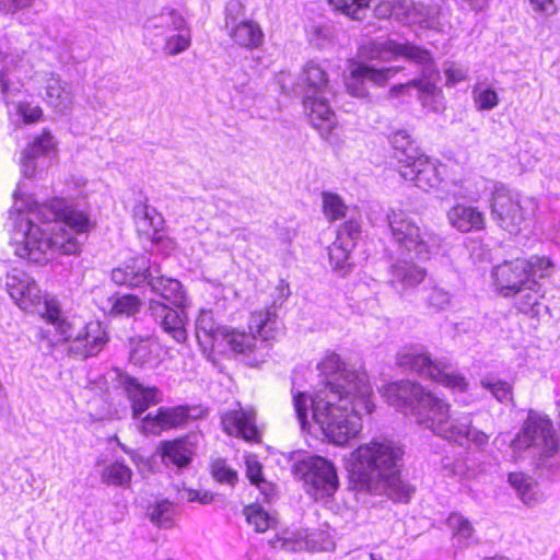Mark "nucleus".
<instances>
[{"label": "nucleus", "mask_w": 560, "mask_h": 560, "mask_svg": "<svg viewBox=\"0 0 560 560\" xmlns=\"http://www.w3.org/2000/svg\"><path fill=\"white\" fill-rule=\"evenodd\" d=\"M221 423L224 432L229 435L242 438L245 441H257L259 439L256 413L252 408L228 411L222 415Z\"/></svg>", "instance_id": "4be33fe9"}, {"label": "nucleus", "mask_w": 560, "mask_h": 560, "mask_svg": "<svg viewBox=\"0 0 560 560\" xmlns=\"http://www.w3.org/2000/svg\"><path fill=\"white\" fill-rule=\"evenodd\" d=\"M174 508L170 501L158 502L150 512L151 521L160 527L171 528L173 521Z\"/></svg>", "instance_id": "864d4df0"}, {"label": "nucleus", "mask_w": 560, "mask_h": 560, "mask_svg": "<svg viewBox=\"0 0 560 560\" xmlns=\"http://www.w3.org/2000/svg\"><path fill=\"white\" fill-rule=\"evenodd\" d=\"M14 219L11 242L15 254L36 264H46L56 255H75L80 252L78 235L89 233L94 226L86 211L68 206L55 198L37 203L31 196L20 199L14 192Z\"/></svg>", "instance_id": "f03ea898"}, {"label": "nucleus", "mask_w": 560, "mask_h": 560, "mask_svg": "<svg viewBox=\"0 0 560 560\" xmlns=\"http://www.w3.org/2000/svg\"><path fill=\"white\" fill-rule=\"evenodd\" d=\"M451 228L460 233L479 232L486 228V214L479 208L456 203L446 211Z\"/></svg>", "instance_id": "a878e982"}, {"label": "nucleus", "mask_w": 560, "mask_h": 560, "mask_svg": "<svg viewBox=\"0 0 560 560\" xmlns=\"http://www.w3.org/2000/svg\"><path fill=\"white\" fill-rule=\"evenodd\" d=\"M254 485L260 490V492L265 495L267 501L271 500L275 493V487L272 483L262 478L259 481L255 482Z\"/></svg>", "instance_id": "338daca9"}, {"label": "nucleus", "mask_w": 560, "mask_h": 560, "mask_svg": "<svg viewBox=\"0 0 560 560\" xmlns=\"http://www.w3.org/2000/svg\"><path fill=\"white\" fill-rule=\"evenodd\" d=\"M312 534L307 530H298L287 533L284 536H276L269 540V545L273 548H280L284 551L296 552L302 550H313Z\"/></svg>", "instance_id": "4c0bfd02"}, {"label": "nucleus", "mask_w": 560, "mask_h": 560, "mask_svg": "<svg viewBox=\"0 0 560 560\" xmlns=\"http://www.w3.org/2000/svg\"><path fill=\"white\" fill-rule=\"evenodd\" d=\"M159 272L158 269H153L148 282L152 292L178 308L184 307L186 294L182 283L177 279L160 276Z\"/></svg>", "instance_id": "72a5a7b5"}, {"label": "nucleus", "mask_w": 560, "mask_h": 560, "mask_svg": "<svg viewBox=\"0 0 560 560\" xmlns=\"http://www.w3.org/2000/svg\"><path fill=\"white\" fill-rule=\"evenodd\" d=\"M530 4L535 12L542 14H555L557 12V8L555 5V0H529Z\"/></svg>", "instance_id": "69168bd1"}, {"label": "nucleus", "mask_w": 560, "mask_h": 560, "mask_svg": "<svg viewBox=\"0 0 560 560\" xmlns=\"http://www.w3.org/2000/svg\"><path fill=\"white\" fill-rule=\"evenodd\" d=\"M390 142L394 149V156L397 161V170L405 164L411 163L421 153L418 147L410 139V136L405 130L395 131L392 135Z\"/></svg>", "instance_id": "c9c22d12"}, {"label": "nucleus", "mask_w": 560, "mask_h": 560, "mask_svg": "<svg viewBox=\"0 0 560 560\" xmlns=\"http://www.w3.org/2000/svg\"><path fill=\"white\" fill-rule=\"evenodd\" d=\"M228 30L231 38L241 47L257 48L264 42L260 26L252 20H242Z\"/></svg>", "instance_id": "f704fd0d"}, {"label": "nucleus", "mask_w": 560, "mask_h": 560, "mask_svg": "<svg viewBox=\"0 0 560 560\" xmlns=\"http://www.w3.org/2000/svg\"><path fill=\"white\" fill-rule=\"evenodd\" d=\"M32 46H11L0 51V100L5 104L14 103L21 94L25 81L34 69Z\"/></svg>", "instance_id": "ddd939ff"}, {"label": "nucleus", "mask_w": 560, "mask_h": 560, "mask_svg": "<svg viewBox=\"0 0 560 560\" xmlns=\"http://www.w3.org/2000/svg\"><path fill=\"white\" fill-rule=\"evenodd\" d=\"M360 56L364 59L383 62L404 57L422 65V78L411 80V84L419 90L420 100L424 107L434 112L440 109L442 93L436 86L439 71L432 62L429 51L409 43H398L388 38L385 40H371L362 45Z\"/></svg>", "instance_id": "423d86ee"}, {"label": "nucleus", "mask_w": 560, "mask_h": 560, "mask_svg": "<svg viewBox=\"0 0 560 560\" xmlns=\"http://www.w3.org/2000/svg\"><path fill=\"white\" fill-rule=\"evenodd\" d=\"M511 448L515 459L530 458L537 460V465H542L559 448V439L552 421L545 415L529 411L513 439Z\"/></svg>", "instance_id": "9d476101"}, {"label": "nucleus", "mask_w": 560, "mask_h": 560, "mask_svg": "<svg viewBox=\"0 0 560 560\" xmlns=\"http://www.w3.org/2000/svg\"><path fill=\"white\" fill-rule=\"evenodd\" d=\"M361 234V224L355 219L345 222L337 233L335 242L328 247L330 266L346 273L350 267V254Z\"/></svg>", "instance_id": "a211bd4d"}, {"label": "nucleus", "mask_w": 560, "mask_h": 560, "mask_svg": "<svg viewBox=\"0 0 560 560\" xmlns=\"http://www.w3.org/2000/svg\"><path fill=\"white\" fill-rule=\"evenodd\" d=\"M338 11L353 20H362L369 9L370 0H328Z\"/></svg>", "instance_id": "3c124183"}, {"label": "nucleus", "mask_w": 560, "mask_h": 560, "mask_svg": "<svg viewBox=\"0 0 560 560\" xmlns=\"http://www.w3.org/2000/svg\"><path fill=\"white\" fill-rule=\"evenodd\" d=\"M120 383L131 402L135 418L143 413L150 406L162 401V393L156 387H144L129 375L121 376Z\"/></svg>", "instance_id": "bb28decb"}, {"label": "nucleus", "mask_w": 560, "mask_h": 560, "mask_svg": "<svg viewBox=\"0 0 560 560\" xmlns=\"http://www.w3.org/2000/svg\"><path fill=\"white\" fill-rule=\"evenodd\" d=\"M153 269L144 257L132 258L112 270V280L117 285L139 288L148 284Z\"/></svg>", "instance_id": "c85d7f7f"}, {"label": "nucleus", "mask_w": 560, "mask_h": 560, "mask_svg": "<svg viewBox=\"0 0 560 560\" xmlns=\"http://www.w3.org/2000/svg\"><path fill=\"white\" fill-rule=\"evenodd\" d=\"M537 200L512 191L503 185L493 186L490 209L493 220L511 234L520 233L537 210Z\"/></svg>", "instance_id": "f8f14e48"}, {"label": "nucleus", "mask_w": 560, "mask_h": 560, "mask_svg": "<svg viewBox=\"0 0 560 560\" xmlns=\"http://www.w3.org/2000/svg\"><path fill=\"white\" fill-rule=\"evenodd\" d=\"M387 223L394 242L410 257L427 261L439 252L441 236L411 212L392 208L387 213Z\"/></svg>", "instance_id": "1a4fd4ad"}, {"label": "nucleus", "mask_w": 560, "mask_h": 560, "mask_svg": "<svg viewBox=\"0 0 560 560\" xmlns=\"http://www.w3.org/2000/svg\"><path fill=\"white\" fill-rule=\"evenodd\" d=\"M553 267L551 259L546 256L517 257L493 266L491 280L501 296H517V308L524 314L536 316L544 296L539 279L549 277Z\"/></svg>", "instance_id": "20e7f679"}, {"label": "nucleus", "mask_w": 560, "mask_h": 560, "mask_svg": "<svg viewBox=\"0 0 560 560\" xmlns=\"http://www.w3.org/2000/svg\"><path fill=\"white\" fill-rule=\"evenodd\" d=\"M427 393L421 385L408 380L389 383L383 388V396L390 406L404 412L410 410L412 415Z\"/></svg>", "instance_id": "412c9836"}, {"label": "nucleus", "mask_w": 560, "mask_h": 560, "mask_svg": "<svg viewBox=\"0 0 560 560\" xmlns=\"http://www.w3.org/2000/svg\"><path fill=\"white\" fill-rule=\"evenodd\" d=\"M55 148L52 136L44 131L23 151L21 158V172L24 177L32 178L37 174L36 159L48 154Z\"/></svg>", "instance_id": "473e14b6"}, {"label": "nucleus", "mask_w": 560, "mask_h": 560, "mask_svg": "<svg viewBox=\"0 0 560 560\" xmlns=\"http://www.w3.org/2000/svg\"><path fill=\"white\" fill-rule=\"evenodd\" d=\"M16 112L26 122H35L39 120L43 115V110L39 106H32L27 103H19L16 105Z\"/></svg>", "instance_id": "680f3d73"}, {"label": "nucleus", "mask_w": 560, "mask_h": 560, "mask_svg": "<svg viewBox=\"0 0 560 560\" xmlns=\"http://www.w3.org/2000/svg\"><path fill=\"white\" fill-rule=\"evenodd\" d=\"M509 482L525 504L532 505L537 502L536 485L530 477L523 472H511L509 475Z\"/></svg>", "instance_id": "c03bdc74"}, {"label": "nucleus", "mask_w": 560, "mask_h": 560, "mask_svg": "<svg viewBox=\"0 0 560 560\" xmlns=\"http://www.w3.org/2000/svg\"><path fill=\"white\" fill-rule=\"evenodd\" d=\"M247 523L257 533H265L276 524V520L258 504H249L244 508Z\"/></svg>", "instance_id": "49530a36"}, {"label": "nucleus", "mask_w": 560, "mask_h": 560, "mask_svg": "<svg viewBox=\"0 0 560 560\" xmlns=\"http://www.w3.org/2000/svg\"><path fill=\"white\" fill-rule=\"evenodd\" d=\"M187 21L175 9H163L160 13L150 16L143 24L145 35L149 37H166Z\"/></svg>", "instance_id": "7c9ffc66"}, {"label": "nucleus", "mask_w": 560, "mask_h": 560, "mask_svg": "<svg viewBox=\"0 0 560 560\" xmlns=\"http://www.w3.org/2000/svg\"><path fill=\"white\" fill-rule=\"evenodd\" d=\"M5 287L14 303L25 312H36L45 320L38 340L48 351L71 337V325L61 312L59 302L43 296L37 283L24 271L13 269L7 275Z\"/></svg>", "instance_id": "39448f33"}, {"label": "nucleus", "mask_w": 560, "mask_h": 560, "mask_svg": "<svg viewBox=\"0 0 560 560\" xmlns=\"http://www.w3.org/2000/svg\"><path fill=\"white\" fill-rule=\"evenodd\" d=\"M399 70L396 67L376 69L363 62H353L350 68V74L346 79L347 91L354 97H366L369 94L366 82L383 86Z\"/></svg>", "instance_id": "f3484780"}, {"label": "nucleus", "mask_w": 560, "mask_h": 560, "mask_svg": "<svg viewBox=\"0 0 560 560\" xmlns=\"http://www.w3.org/2000/svg\"><path fill=\"white\" fill-rule=\"evenodd\" d=\"M453 295L445 289L434 285L432 287L427 296L425 303L433 312H441L450 307Z\"/></svg>", "instance_id": "603ef678"}, {"label": "nucleus", "mask_w": 560, "mask_h": 560, "mask_svg": "<svg viewBox=\"0 0 560 560\" xmlns=\"http://www.w3.org/2000/svg\"><path fill=\"white\" fill-rule=\"evenodd\" d=\"M450 404L428 392L415 408L417 422L439 436L459 445L472 443L476 446L488 444L489 435L474 428L471 415L452 416Z\"/></svg>", "instance_id": "0eeeda50"}, {"label": "nucleus", "mask_w": 560, "mask_h": 560, "mask_svg": "<svg viewBox=\"0 0 560 560\" xmlns=\"http://www.w3.org/2000/svg\"><path fill=\"white\" fill-rule=\"evenodd\" d=\"M304 93L303 104L312 126L323 138H328L337 126V118L329 104L334 95L326 71L313 61L305 65L300 77Z\"/></svg>", "instance_id": "6e6552de"}, {"label": "nucleus", "mask_w": 560, "mask_h": 560, "mask_svg": "<svg viewBox=\"0 0 560 560\" xmlns=\"http://www.w3.org/2000/svg\"><path fill=\"white\" fill-rule=\"evenodd\" d=\"M396 363L404 370L440 383L453 392L463 393L468 388V382L463 375L452 371L442 360L433 361L421 345L401 347L396 354Z\"/></svg>", "instance_id": "9b49d317"}, {"label": "nucleus", "mask_w": 560, "mask_h": 560, "mask_svg": "<svg viewBox=\"0 0 560 560\" xmlns=\"http://www.w3.org/2000/svg\"><path fill=\"white\" fill-rule=\"evenodd\" d=\"M110 312L115 315L132 316L140 311L141 300L135 294L117 295L109 299Z\"/></svg>", "instance_id": "8fccbe9b"}, {"label": "nucleus", "mask_w": 560, "mask_h": 560, "mask_svg": "<svg viewBox=\"0 0 560 560\" xmlns=\"http://www.w3.org/2000/svg\"><path fill=\"white\" fill-rule=\"evenodd\" d=\"M489 182L481 176L465 177L458 180L446 182L441 191L455 199L478 201L488 190Z\"/></svg>", "instance_id": "c756f323"}, {"label": "nucleus", "mask_w": 560, "mask_h": 560, "mask_svg": "<svg viewBox=\"0 0 560 560\" xmlns=\"http://www.w3.org/2000/svg\"><path fill=\"white\" fill-rule=\"evenodd\" d=\"M43 89V101L55 112L66 114L72 108L73 92L59 74L55 72L45 74Z\"/></svg>", "instance_id": "5701e85b"}, {"label": "nucleus", "mask_w": 560, "mask_h": 560, "mask_svg": "<svg viewBox=\"0 0 560 560\" xmlns=\"http://www.w3.org/2000/svg\"><path fill=\"white\" fill-rule=\"evenodd\" d=\"M191 45V30L186 22L178 30L164 38L163 51L167 56H177Z\"/></svg>", "instance_id": "37998d69"}, {"label": "nucleus", "mask_w": 560, "mask_h": 560, "mask_svg": "<svg viewBox=\"0 0 560 560\" xmlns=\"http://www.w3.org/2000/svg\"><path fill=\"white\" fill-rule=\"evenodd\" d=\"M250 334L225 328L220 342V349L226 345L237 353H252L256 347V338L261 339V343L272 340L280 331V324L273 307H267L262 311L253 312L248 320Z\"/></svg>", "instance_id": "4468645a"}, {"label": "nucleus", "mask_w": 560, "mask_h": 560, "mask_svg": "<svg viewBox=\"0 0 560 560\" xmlns=\"http://www.w3.org/2000/svg\"><path fill=\"white\" fill-rule=\"evenodd\" d=\"M481 385L489 390L498 401L508 402L512 400V388L508 382L487 377L481 380Z\"/></svg>", "instance_id": "5fc2aeb1"}, {"label": "nucleus", "mask_w": 560, "mask_h": 560, "mask_svg": "<svg viewBox=\"0 0 560 560\" xmlns=\"http://www.w3.org/2000/svg\"><path fill=\"white\" fill-rule=\"evenodd\" d=\"M178 497L182 501L209 504L213 501V494L209 491L184 488L179 490Z\"/></svg>", "instance_id": "4d7b16f0"}, {"label": "nucleus", "mask_w": 560, "mask_h": 560, "mask_svg": "<svg viewBox=\"0 0 560 560\" xmlns=\"http://www.w3.org/2000/svg\"><path fill=\"white\" fill-rule=\"evenodd\" d=\"M404 450L388 439H373L359 445L347 459L354 487L394 501H409L413 489L401 479Z\"/></svg>", "instance_id": "7ed1b4c3"}, {"label": "nucleus", "mask_w": 560, "mask_h": 560, "mask_svg": "<svg viewBox=\"0 0 560 560\" xmlns=\"http://www.w3.org/2000/svg\"><path fill=\"white\" fill-rule=\"evenodd\" d=\"M70 325L72 329L71 337L58 342L55 347L69 342V353L83 359L96 355L103 349L107 337L98 322L86 324L83 332H79L75 336L73 325L71 323Z\"/></svg>", "instance_id": "6ab92c4d"}, {"label": "nucleus", "mask_w": 560, "mask_h": 560, "mask_svg": "<svg viewBox=\"0 0 560 560\" xmlns=\"http://www.w3.org/2000/svg\"><path fill=\"white\" fill-rule=\"evenodd\" d=\"M188 419V409L184 406L161 407L156 415H147L142 420V430L148 434L178 428Z\"/></svg>", "instance_id": "cd10ccee"}, {"label": "nucleus", "mask_w": 560, "mask_h": 560, "mask_svg": "<svg viewBox=\"0 0 560 560\" xmlns=\"http://www.w3.org/2000/svg\"><path fill=\"white\" fill-rule=\"evenodd\" d=\"M471 94L474 105L479 112L492 110L500 102L497 91L482 83L475 84Z\"/></svg>", "instance_id": "09e8293b"}, {"label": "nucleus", "mask_w": 560, "mask_h": 560, "mask_svg": "<svg viewBox=\"0 0 560 560\" xmlns=\"http://www.w3.org/2000/svg\"><path fill=\"white\" fill-rule=\"evenodd\" d=\"M135 218L139 231L149 237L159 232L160 228L163 225L162 215L155 210V208L145 203L135 207Z\"/></svg>", "instance_id": "ea45409f"}, {"label": "nucleus", "mask_w": 560, "mask_h": 560, "mask_svg": "<svg viewBox=\"0 0 560 560\" xmlns=\"http://www.w3.org/2000/svg\"><path fill=\"white\" fill-rule=\"evenodd\" d=\"M410 86H413L411 84V81H409L408 83L406 84H397V85H394L392 89H390V94L392 95H398L400 93H402V91H405L406 89L410 88Z\"/></svg>", "instance_id": "774afa93"}, {"label": "nucleus", "mask_w": 560, "mask_h": 560, "mask_svg": "<svg viewBox=\"0 0 560 560\" xmlns=\"http://www.w3.org/2000/svg\"><path fill=\"white\" fill-rule=\"evenodd\" d=\"M152 244L156 252L168 255L175 248V241L160 231L151 235Z\"/></svg>", "instance_id": "13d9d810"}, {"label": "nucleus", "mask_w": 560, "mask_h": 560, "mask_svg": "<svg viewBox=\"0 0 560 560\" xmlns=\"http://www.w3.org/2000/svg\"><path fill=\"white\" fill-rule=\"evenodd\" d=\"M225 326L219 325L211 310H200L195 320V334L205 354H211L215 349L220 350V342Z\"/></svg>", "instance_id": "393cba45"}, {"label": "nucleus", "mask_w": 560, "mask_h": 560, "mask_svg": "<svg viewBox=\"0 0 560 560\" xmlns=\"http://www.w3.org/2000/svg\"><path fill=\"white\" fill-rule=\"evenodd\" d=\"M425 10L423 5H417L410 0H399L394 4L392 14L406 24H420L431 27V23L425 20Z\"/></svg>", "instance_id": "58836bf2"}, {"label": "nucleus", "mask_w": 560, "mask_h": 560, "mask_svg": "<svg viewBox=\"0 0 560 560\" xmlns=\"http://www.w3.org/2000/svg\"><path fill=\"white\" fill-rule=\"evenodd\" d=\"M446 524L453 533V538L460 547H468L472 540L475 529L470 521L460 513H451Z\"/></svg>", "instance_id": "79ce46f5"}, {"label": "nucleus", "mask_w": 560, "mask_h": 560, "mask_svg": "<svg viewBox=\"0 0 560 560\" xmlns=\"http://www.w3.org/2000/svg\"><path fill=\"white\" fill-rule=\"evenodd\" d=\"M306 34L308 43L318 49H327L335 45V31L329 24H312Z\"/></svg>", "instance_id": "a18cd8bd"}, {"label": "nucleus", "mask_w": 560, "mask_h": 560, "mask_svg": "<svg viewBox=\"0 0 560 560\" xmlns=\"http://www.w3.org/2000/svg\"><path fill=\"white\" fill-rule=\"evenodd\" d=\"M446 166L424 154H420L411 163L399 167V175L423 191L438 190L442 188L443 175Z\"/></svg>", "instance_id": "dca6fc26"}, {"label": "nucleus", "mask_w": 560, "mask_h": 560, "mask_svg": "<svg viewBox=\"0 0 560 560\" xmlns=\"http://www.w3.org/2000/svg\"><path fill=\"white\" fill-rule=\"evenodd\" d=\"M150 312L161 329L178 343L187 340L186 314L184 311L172 308L164 303L152 300Z\"/></svg>", "instance_id": "aec40b11"}, {"label": "nucleus", "mask_w": 560, "mask_h": 560, "mask_svg": "<svg viewBox=\"0 0 560 560\" xmlns=\"http://www.w3.org/2000/svg\"><path fill=\"white\" fill-rule=\"evenodd\" d=\"M322 208L325 218L329 222L345 218L348 210L341 197L330 191L322 192Z\"/></svg>", "instance_id": "de8ad7c7"}, {"label": "nucleus", "mask_w": 560, "mask_h": 560, "mask_svg": "<svg viewBox=\"0 0 560 560\" xmlns=\"http://www.w3.org/2000/svg\"><path fill=\"white\" fill-rule=\"evenodd\" d=\"M34 0H0V11L15 13L19 10L30 8Z\"/></svg>", "instance_id": "0e129e2a"}, {"label": "nucleus", "mask_w": 560, "mask_h": 560, "mask_svg": "<svg viewBox=\"0 0 560 560\" xmlns=\"http://www.w3.org/2000/svg\"><path fill=\"white\" fill-rule=\"evenodd\" d=\"M131 478V468L119 460L107 464L101 472L102 482L108 486L126 488L130 485Z\"/></svg>", "instance_id": "a19ab883"}, {"label": "nucleus", "mask_w": 560, "mask_h": 560, "mask_svg": "<svg viewBox=\"0 0 560 560\" xmlns=\"http://www.w3.org/2000/svg\"><path fill=\"white\" fill-rule=\"evenodd\" d=\"M444 74L446 77V85H455L467 78V71L454 62L446 65Z\"/></svg>", "instance_id": "bf43d9fd"}, {"label": "nucleus", "mask_w": 560, "mask_h": 560, "mask_svg": "<svg viewBox=\"0 0 560 560\" xmlns=\"http://www.w3.org/2000/svg\"><path fill=\"white\" fill-rule=\"evenodd\" d=\"M318 369L326 376L324 388L314 396L293 395V405L303 430L308 425L307 411L324 436L332 444L345 446L363 429L362 416L374 410L372 387L365 372L347 366L336 353L328 354Z\"/></svg>", "instance_id": "f257e3e1"}, {"label": "nucleus", "mask_w": 560, "mask_h": 560, "mask_svg": "<svg viewBox=\"0 0 560 560\" xmlns=\"http://www.w3.org/2000/svg\"><path fill=\"white\" fill-rule=\"evenodd\" d=\"M129 359L135 365L154 368L160 362V347L150 340L133 341Z\"/></svg>", "instance_id": "e433bc0d"}, {"label": "nucleus", "mask_w": 560, "mask_h": 560, "mask_svg": "<svg viewBox=\"0 0 560 560\" xmlns=\"http://www.w3.org/2000/svg\"><path fill=\"white\" fill-rule=\"evenodd\" d=\"M389 275L390 284L402 292L421 283L427 276V271L413 262L399 260L392 265Z\"/></svg>", "instance_id": "2f4dec72"}, {"label": "nucleus", "mask_w": 560, "mask_h": 560, "mask_svg": "<svg viewBox=\"0 0 560 560\" xmlns=\"http://www.w3.org/2000/svg\"><path fill=\"white\" fill-rule=\"evenodd\" d=\"M295 478L303 480L306 491L315 498L331 495L338 488V476L331 462L322 456L308 455L293 466Z\"/></svg>", "instance_id": "2eb2a0df"}, {"label": "nucleus", "mask_w": 560, "mask_h": 560, "mask_svg": "<svg viewBox=\"0 0 560 560\" xmlns=\"http://www.w3.org/2000/svg\"><path fill=\"white\" fill-rule=\"evenodd\" d=\"M211 475L219 482L234 486L237 481V472L228 466L223 459H217L211 464Z\"/></svg>", "instance_id": "6e6d98bb"}, {"label": "nucleus", "mask_w": 560, "mask_h": 560, "mask_svg": "<svg viewBox=\"0 0 560 560\" xmlns=\"http://www.w3.org/2000/svg\"><path fill=\"white\" fill-rule=\"evenodd\" d=\"M226 21L225 25L229 28L231 25L240 22V18L244 15V8L241 1L230 0L225 7Z\"/></svg>", "instance_id": "052dcab7"}, {"label": "nucleus", "mask_w": 560, "mask_h": 560, "mask_svg": "<svg viewBox=\"0 0 560 560\" xmlns=\"http://www.w3.org/2000/svg\"><path fill=\"white\" fill-rule=\"evenodd\" d=\"M194 436H183L179 439L162 441L158 447V453L165 466H174L178 469L187 467L192 460L196 450Z\"/></svg>", "instance_id": "b1692460"}, {"label": "nucleus", "mask_w": 560, "mask_h": 560, "mask_svg": "<svg viewBox=\"0 0 560 560\" xmlns=\"http://www.w3.org/2000/svg\"><path fill=\"white\" fill-rule=\"evenodd\" d=\"M261 470L262 466L256 457H246V476L253 485L264 478Z\"/></svg>", "instance_id": "e2e57ef3"}]
</instances>
